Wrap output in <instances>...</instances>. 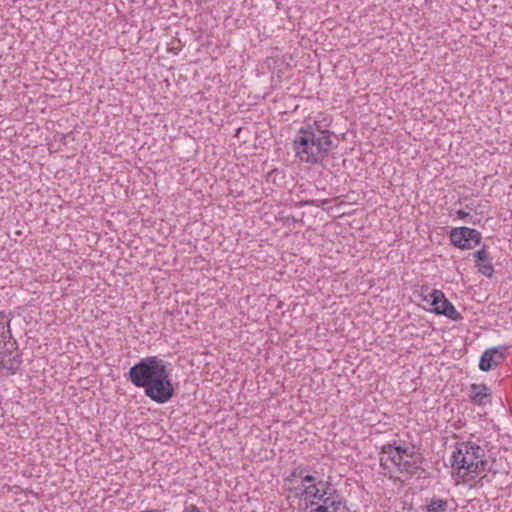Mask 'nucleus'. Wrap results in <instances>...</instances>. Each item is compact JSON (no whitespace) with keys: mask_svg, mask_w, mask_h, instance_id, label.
Listing matches in <instances>:
<instances>
[{"mask_svg":"<svg viewBox=\"0 0 512 512\" xmlns=\"http://www.w3.org/2000/svg\"><path fill=\"white\" fill-rule=\"evenodd\" d=\"M128 379L145 395L158 404L167 403L174 396V387L168 371V363L157 356H148L130 367Z\"/></svg>","mask_w":512,"mask_h":512,"instance_id":"1","label":"nucleus"},{"mask_svg":"<svg viewBox=\"0 0 512 512\" xmlns=\"http://www.w3.org/2000/svg\"><path fill=\"white\" fill-rule=\"evenodd\" d=\"M333 132L322 129L317 121L302 127L293 140L295 156L308 164L322 162L333 148Z\"/></svg>","mask_w":512,"mask_h":512,"instance_id":"2","label":"nucleus"},{"mask_svg":"<svg viewBox=\"0 0 512 512\" xmlns=\"http://www.w3.org/2000/svg\"><path fill=\"white\" fill-rule=\"evenodd\" d=\"M485 456L484 449L478 444L470 441L457 443L451 455V466L462 479L468 476L474 479L475 475L485 471L496 475L498 471L488 466Z\"/></svg>","mask_w":512,"mask_h":512,"instance_id":"3","label":"nucleus"},{"mask_svg":"<svg viewBox=\"0 0 512 512\" xmlns=\"http://www.w3.org/2000/svg\"><path fill=\"white\" fill-rule=\"evenodd\" d=\"M423 299L433 307L432 311L434 313L444 315L454 321L462 319L461 314L455 309L453 304L446 299L441 290L434 289L424 295Z\"/></svg>","mask_w":512,"mask_h":512,"instance_id":"4","label":"nucleus"},{"mask_svg":"<svg viewBox=\"0 0 512 512\" xmlns=\"http://www.w3.org/2000/svg\"><path fill=\"white\" fill-rule=\"evenodd\" d=\"M449 237L455 247L463 250L474 248L482 239L479 231L465 226L453 228L450 231Z\"/></svg>","mask_w":512,"mask_h":512,"instance_id":"5","label":"nucleus"},{"mask_svg":"<svg viewBox=\"0 0 512 512\" xmlns=\"http://www.w3.org/2000/svg\"><path fill=\"white\" fill-rule=\"evenodd\" d=\"M504 358L505 354L500 348L494 347L488 349L480 358L479 368L480 370L487 372L492 369V367L498 366Z\"/></svg>","mask_w":512,"mask_h":512,"instance_id":"6","label":"nucleus"},{"mask_svg":"<svg viewBox=\"0 0 512 512\" xmlns=\"http://www.w3.org/2000/svg\"><path fill=\"white\" fill-rule=\"evenodd\" d=\"M473 255L475 257L476 267L478 271L486 277H492L494 268L491 263V260L487 256L485 246L477 250Z\"/></svg>","mask_w":512,"mask_h":512,"instance_id":"7","label":"nucleus"},{"mask_svg":"<svg viewBox=\"0 0 512 512\" xmlns=\"http://www.w3.org/2000/svg\"><path fill=\"white\" fill-rule=\"evenodd\" d=\"M489 388L485 384H472L470 387V398L472 403L478 406H485L490 403Z\"/></svg>","mask_w":512,"mask_h":512,"instance_id":"8","label":"nucleus"},{"mask_svg":"<svg viewBox=\"0 0 512 512\" xmlns=\"http://www.w3.org/2000/svg\"><path fill=\"white\" fill-rule=\"evenodd\" d=\"M382 454L383 456L380 458V465L382 467L386 468L388 461L396 466H401L403 459L397 450H395V447H392L390 444L384 446L382 449Z\"/></svg>","mask_w":512,"mask_h":512,"instance_id":"9","label":"nucleus"},{"mask_svg":"<svg viewBox=\"0 0 512 512\" xmlns=\"http://www.w3.org/2000/svg\"><path fill=\"white\" fill-rule=\"evenodd\" d=\"M22 360L21 355L16 353H4L0 359V365L2 368L7 369L14 374L21 366Z\"/></svg>","mask_w":512,"mask_h":512,"instance_id":"10","label":"nucleus"},{"mask_svg":"<svg viewBox=\"0 0 512 512\" xmlns=\"http://www.w3.org/2000/svg\"><path fill=\"white\" fill-rule=\"evenodd\" d=\"M0 338L4 341L12 338L10 319L4 312H0Z\"/></svg>","mask_w":512,"mask_h":512,"instance_id":"11","label":"nucleus"},{"mask_svg":"<svg viewBox=\"0 0 512 512\" xmlns=\"http://www.w3.org/2000/svg\"><path fill=\"white\" fill-rule=\"evenodd\" d=\"M447 510V501L444 499H432L427 506L428 512H445Z\"/></svg>","mask_w":512,"mask_h":512,"instance_id":"12","label":"nucleus"},{"mask_svg":"<svg viewBox=\"0 0 512 512\" xmlns=\"http://www.w3.org/2000/svg\"><path fill=\"white\" fill-rule=\"evenodd\" d=\"M403 470H405L409 474H414L419 466L415 462L411 461H402Z\"/></svg>","mask_w":512,"mask_h":512,"instance_id":"13","label":"nucleus"},{"mask_svg":"<svg viewBox=\"0 0 512 512\" xmlns=\"http://www.w3.org/2000/svg\"><path fill=\"white\" fill-rule=\"evenodd\" d=\"M395 450H397V452L401 455L402 459L404 458V456L409 458H412L414 456V450L407 447H402L399 445L395 446Z\"/></svg>","mask_w":512,"mask_h":512,"instance_id":"14","label":"nucleus"},{"mask_svg":"<svg viewBox=\"0 0 512 512\" xmlns=\"http://www.w3.org/2000/svg\"><path fill=\"white\" fill-rule=\"evenodd\" d=\"M456 214L459 219H469V222L472 224H477L480 222V219H473V217L468 212L463 210H458Z\"/></svg>","mask_w":512,"mask_h":512,"instance_id":"15","label":"nucleus"},{"mask_svg":"<svg viewBox=\"0 0 512 512\" xmlns=\"http://www.w3.org/2000/svg\"><path fill=\"white\" fill-rule=\"evenodd\" d=\"M491 479L488 477L487 474L481 476L476 482L474 487L476 488H482L485 484L490 483Z\"/></svg>","mask_w":512,"mask_h":512,"instance_id":"16","label":"nucleus"},{"mask_svg":"<svg viewBox=\"0 0 512 512\" xmlns=\"http://www.w3.org/2000/svg\"><path fill=\"white\" fill-rule=\"evenodd\" d=\"M182 512H201L195 504L185 505Z\"/></svg>","mask_w":512,"mask_h":512,"instance_id":"17","label":"nucleus"}]
</instances>
